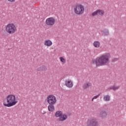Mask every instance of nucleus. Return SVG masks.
Instances as JSON below:
<instances>
[{
  "label": "nucleus",
  "instance_id": "f257e3e1",
  "mask_svg": "<svg viewBox=\"0 0 126 126\" xmlns=\"http://www.w3.org/2000/svg\"><path fill=\"white\" fill-rule=\"evenodd\" d=\"M18 96H16L15 94H10L7 95L5 98L3 99V105L4 107H13L15 106L18 103Z\"/></svg>",
  "mask_w": 126,
  "mask_h": 126
},
{
  "label": "nucleus",
  "instance_id": "f03ea898",
  "mask_svg": "<svg viewBox=\"0 0 126 126\" xmlns=\"http://www.w3.org/2000/svg\"><path fill=\"white\" fill-rule=\"evenodd\" d=\"M110 59H111V54L110 53H106L103 54L98 58L94 60L93 63L96 64V66L106 65L110 63Z\"/></svg>",
  "mask_w": 126,
  "mask_h": 126
},
{
  "label": "nucleus",
  "instance_id": "7ed1b4c3",
  "mask_svg": "<svg viewBox=\"0 0 126 126\" xmlns=\"http://www.w3.org/2000/svg\"><path fill=\"white\" fill-rule=\"evenodd\" d=\"M5 31L8 34L11 35L17 31V28L15 24L10 23L6 26Z\"/></svg>",
  "mask_w": 126,
  "mask_h": 126
},
{
  "label": "nucleus",
  "instance_id": "20e7f679",
  "mask_svg": "<svg viewBox=\"0 0 126 126\" xmlns=\"http://www.w3.org/2000/svg\"><path fill=\"white\" fill-rule=\"evenodd\" d=\"M74 12L77 15H81L84 13V6L81 4H77L74 6Z\"/></svg>",
  "mask_w": 126,
  "mask_h": 126
},
{
  "label": "nucleus",
  "instance_id": "39448f33",
  "mask_svg": "<svg viewBox=\"0 0 126 126\" xmlns=\"http://www.w3.org/2000/svg\"><path fill=\"white\" fill-rule=\"evenodd\" d=\"M46 101L49 105H55L57 102V98L54 94H50L47 97Z\"/></svg>",
  "mask_w": 126,
  "mask_h": 126
},
{
  "label": "nucleus",
  "instance_id": "423d86ee",
  "mask_svg": "<svg viewBox=\"0 0 126 126\" xmlns=\"http://www.w3.org/2000/svg\"><path fill=\"white\" fill-rule=\"evenodd\" d=\"M45 23L47 26H54L56 24V18L55 17H49L46 19Z\"/></svg>",
  "mask_w": 126,
  "mask_h": 126
},
{
  "label": "nucleus",
  "instance_id": "0eeeda50",
  "mask_svg": "<svg viewBox=\"0 0 126 126\" xmlns=\"http://www.w3.org/2000/svg\"><path fill=\"white\" fill-rule=\"evenodd\" d=\"M87 126H98V121L96 118L89 119Z\"/></svg>",
  "mask_w": 126,
  "mask_h": 126
},
{
  "label": "nucleus",
  "instance_id": "6e6552de",
  "mask_svg": "<svg viewBox=\"0 0 126 126\" xmlns=\"http://www.w3.org/2000/svg\"><path fill=\"white\" fill-rule=\"evenodd\" d=\"M105 14V11L101 9H97L94 11L92 14V16H95L96 15H100V16H102Z\"/></svg>",
  "mask_w": 126,
  "mask_h": 126
},
{
  "label": "nucleus",
  "instance_id": "1a4fd4ad",
  "mask_svg": "<svg viewBox=\"0 0 126 126\" xmlns=\"http://www.w3.org/2000/svg\"><path fill=\"white\" fill-rule=\"evenodd\" d=\"M65 85L68 87V88H72V87H73V82L70 79L66 80L65 81Z\"/></svg>",
  "mask_w": 126,
  "mask_h": 126
},
{
  "label": "nucleus",
  "instance_id": "9d476101",
  "mask_svg": "<svg viewBox=\"0 0 126 126\" xmlns=\"http://www.w3.org/2000/svg\"><path fill=\"white\" fill-rule=\"evenodd\" d=\"M67 119V115L65 114H62L60 117L59 118V122H64Z\"/></svg>",
  "mask_w": 126,
  "mask_h": 126
},
{
  "label": "nucleus",
  "instance_id": "9b49d317",
  "mask_svg": "<svg viewBox=\"0 0 126 126\" xmlns=\"http://www.w3.org/2000/svg\"><path fill=\"white\" fill-rule=\"evenodd\" d=\"M44 45L46 47H51L53 45V42L50 39H46L44 42Z\"/></svg>",
  "mask_w": 126,
  "mask_h": 126
},
{
  "label": "nucleus",
  "instance_id": "f8f14e48",
  "mask_svg": "<svg viewBox=\"0 0 126 126\" xmlns=\"http://www.w3.org/2000/svg\"><path fill=\"white\" fill-rule=\"evenodd\" d=\"M99 117H100V118H102V119H104V118H106L107 117V112L104 110L100 111Z\"/></svg>",
  "mask_w": 126,
  "mask_h": 126
},
{
  "label": "nucleus",
  "instance_id": "ddd939ff",
  "mask_svg": "<svg viewBox=\"0 0 126 126\" xmlns=\"http://www.w3.org/2000/svg\"><path fill=\"white\" fill-rule=\"evenodd\" d=\"M54 104H49L48 107V111L49 112H54L55 111V106Z\"/></svg>",
  "mask_w": 126,
  "mask_h": 126
},
{
  "label": "nucleus",
  "instance_id": "4468645a",
  "mask_svg": "<svg viewBox=\"0 0 126 126\" xmlns=\"http://www.w3.org/2000/svg\"><path fill=\"white\" fill-rule=\"evenodd\" d=\"M100 45L101 43L98 41H95L93 43V46H94L95 48H99Z\"/></svg>",
  "mask_w": 126,
  "mask_h": 126
},
{
  "label": "nucleus",
  "instance_id": "2eb2a0df",
  "mask_svg": "<svg viewBox=\"0 0 126 126\" xmlns=\"http://www.w3.org/2000/svg\"><path fill=\"white\" fill-rule=\"evenodd\" d=\"M37 70L38 71H43V72H45V71L47 70V67L45 66L39 67L37 68Z\"/></svg>",
  "mask_w": 126,
  "mask_h": 126
},
{
  "label": "nucleus",
  "instance_id": "dca6fc26",
  "mask_svg": "<svg viewBox=\"0 0 126 126\" xmlns=\"http://www.w3.org/2000/svg\"><path fill=\"white\" fill-rule=\"evenodd\" d=\"M103 100L106 102H108L111 100V96L109 94L105 95L103 96Z\"/></svg>",
  "mask_w": 126,
  "mask_h": 126
},
{
  "label": "nucleus",
  "instance_id": "f3484780",
  "mask_svg": "<svg viewBox=\"0 0 126 126\" xmlns=\"http://www.w3.org/2000/svg\"><path fill=\"white\" fill-rule=\"evenodd\" d=\"M90 86H91V84L90 83H86L83 85V88L84 89H87V88H89Z\"/></svg>",
  "mask_w": 126,
  "mask_h": 126
},
{
  "label": "nucleus",
  "instance_id": "a211bd4d",
  "mask_svg": "<svg viewBox=\"0 0 126 126\" xmlns=\"http://www.w3.org/2000/svg\"><path fill=\"white\" fill-rule=\"evenodd\" d=\"M63 112H62V111H58L55 113V117H56V118H60Z\"/></svg>",
  "mask_w": 126,
  "mask_h": 126
},
{
  "label": "nucleus",
  "instance_id": "6ab92c4d",
  "mask_svg": "<svg viewBox=\"0 0 126 126\" xmlns=\"http://www.w3.org/2000/svg\"><path fill=\"white\" fill-rule=\"evenodd\" d=\"M119 89H120V86H116V85L113 86L114 91H116V90H119Z\"/></svg>",
  "mask_w": 126,
  "mask_h": 126
},
{
  "label": "nucleus",
  "instance_id": "aec40b11",
  "mask_svg": "<svg viewBox=\"0 0 126 126\" xmlns=\"http://www.w3.org/2000/svg\"><path fill=\"white\" fill-rule=\"evenodd\" d=\"M103 35H104V36H107V35H109V30H104V32H103Z\"/></svg>",
  "mask_w": 126,
  "mask_h": 126
},
{
  "label": "nucleus",
  "instance_id": "412c9836",
  "mask_svg": "<svg viewBox=\"0 0 126 126\" xmlns=\"http://www.w3.org/2000/svg\"><path fill=\"white\" fill-rule=\"evenodd\" d=\"M60 60L62 63H65V60L63 57H60Z\"/></svg>",
  "mask_w": 126,
  "mask_h": 126
},
{
  "label": "nucleus",
  "instance_id": "4be33fe9",
  "mask_svg": "<svg viewBox=\"0 0 126 126\" xmlns=\"http://www.w3.org/2000/svg\"><path fill=\"white\" fill-rule=\"evenodd\" d=\"M100 96V94H97L94 96V97L92 98V101H94V99H97V98H98V97Z\"/></svg>",
  "mask_w": 126,
  "mask_h": 126
},
{
  "label": "nucleus",
  "instance_id": "5701e85b",
  "mask_svg": "<svg viewBox=\"0 0 126 126\" xmlns=\"http://www.w3.org/2000/svg\"><path fill=\"white\" fill-rule=\"evenodd\" d=\"M114 90V86H111V87L108 88L107 89V90Z\"/></svg>",
  "mask_w": 126,
  "mask_h": 126
},
{
  "label": "nucleus",
  "instance_id": "b1692460",
  "mask_svg": "<svg viewBox=\"0 0 126 126\" xmlns=\"http://www.w3.org/2000/svg\"><path fill=\"white\" fill-rule=\"evenodd\" d=\"M118 58H114L112 60V62H117Z\"/></svg>",
  "mask_w": 126,
  "mask_h": 126
},
{
  "label": "nucleus",
  "instance_id": "393cba45",
  "mask_svg": "<svg viewBox=\"0 0 126 126\" xmlns=\"http://www.w3.org/2000/svg\"><path fill=\"white\" fill-rule=\"evenodd\" d=\"M8 1H10V2H14L15 1V0H7Z\"/></svg>",
  "mask_w": 126,
  "mask_h": 126
}]
</instances>
